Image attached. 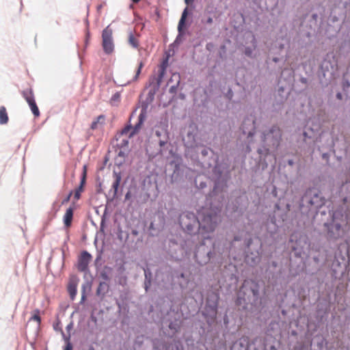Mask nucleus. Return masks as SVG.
I'll return each mask as SVG.
<instances>
[{"label": "nucleus", "instance_id": "49", "mask_svg": "<svg viewBox=\"0 0 350 350\" xmlns=\"http://www.w3.org/2000/svg\"><path fill=\"white\" fill-rule=\"evenodd\" d=\"M174 276L177 278H183L185 279V285L187 284V280L185 279V273H176V275L174 274Z\"/></svg>", "mask_w": 350, "mask_h": 350}, {"label": "nucleus", "instance_id": "21", "mask_svg": "<svg viewBox=\"0 0 350 350\" xmlns=\"http://www.w3.org/2000/svg\"><path fill=\"white\" fill-rule=\"evenodd\" d=\"M109 285L108 282H100L96 294L98 297H103L109 292Z\"/></svg>", "mask_w": 350, "mask_h": 350}, {"label": "nucleus", "instance_id": "17", "mask_svg": "<svg viewBox=\"0 0 350 350\" xmlns=\"http://www.w3.org/2000/svg\"><path fill=\"white\" fill-rule=\"evenodd\" d=\"M219 295L218 293L211 291L208 293L205 306L218 308Z\"/></svg>", "mask_w": 350, "mask_h": 350}, {"label": "nucleus", "instance_id": "8", "mask_svg": "<svg viewBox=\"0 0 350 350\" xmlns=\"http://www.w3.org/2000/svg\"><path fill=\"white\" fill-rule=\"evenodd\" d=\"M289 242L291 243V247L295 256L297 258H301L310 246L308 237L304 234H292Z\"/></svg>", "mask_w": 350, "mask_h": 350}, {"label": "nucleus", "instance_id": "34", "mask_svg": "<svg viewBox=\"0 0 350 350\" xmlns=\"http://www.w3.org/2000/svg\"><path fill=\"white\" fill-rule=\"evenodd\" d=\"M270 224L272 225V227L270 228L269 226H267V231L270 233V235L272 236L278 229V226L275 224V217L274 215L270 217Z\"/></svg>", "mask_w": 350, "mask_h": 350}, {"label": "nucleus", "instance_id": "12", "mask_svg": "<svg viewBox=\"0 0 350 350\" xmlns=\"http://www.w3.org/2000/svg\"><path fill=\"white\" fill-rule=\"evenodd\" d=\"M92 259V255L88 251H83L79 256L77 269L80 272L86 273L88 271V265Z\"/></svg>", "mask_w": 350, "mask_h": 350}, {"label": "nucleus", "instance_id": "51", "mask_svg": "<svg viewBox=\"0 0 350 350\" xmlns=\"http://www.w3.org/2000/svg\"><path fill=\"white\" fill-rule=\"evenodd\" d=\"M72 194V192L70 191L68 193V195L62 200V204H64L65 203H67L70 200Z\"/></svg>", "mask_w": 350, "mask_h": 350}, {"label": "nucleus", "instance_id": "14", "mask_svg": "<svg viewBox=\"0 0 350 350\" xmlns=\"http://www.w3.org/2000/svg\"><path fill=\"white\" fill-rule=\"evenodd\" d=\"M23 98L29 104V106L31 110L32 113L35 116H39L40 111L36 103L34 96L31 90H27L23 92Z\"/></svg>", "mask_w": 350, "mask_h": 350}, {"label": "nucleus", "instance_id": "37", "mask_svg": "<svg viewBox=\"0 0 350 350\" xmlns=\"http://www.w3.org/2000/svg\"><path fill=\"white\" fill-rule=\"evenodd\" d=\"M129 43L135 49L139 46L137 40L134 37L132 33H130L129 36Z\"/></svg>", "mask_w": 350, "mask_h": 350}, {"label": "nucleus", "instance_id": "32", "mask_svg": "<svg viewBox=\"0 0 350 350\" xmlns=\"http://www.w3.org/2000/svg\"><path fill=\"white\" fill-rule=\"evenodd\" d=\"M8 122V116L4 107H0V124H7Z\"/></svg>", "mask_w": 350, "mask_h": 350}, {"label": "nucleus", "instance_id": "47", "mask_svg": "<svg viewBox=\"0 0 350 350\" xmlns=\"http://www.w3.org/2000/svg\"><path fill=\"white\" fill-rule=\"evenodd\" d=\"M144 66V64L142 62H140L139 64V66H138V68L136 71V74L133 78L134 80H137L138 79V77L141 72V70L142 68V67Z\"/></svg>", "mask_w": 350, "mask_h": 350}, {"label": "nucleus", "instance_id": "7", "mask_svg": "<svg viewBox=\"0 0 350 350\" xmlns=\"http://www.w3.org/2000/svg\"><path fill=\"white\" fill-rule=\"evenodd\" d=\"M282 140V131L277 125H273L261 134L262 143L275 150Z\"/></svg>", "mask_w": 350, "mask_h": 350}, {"label": "nucleus", "instance_id": "19", "mask_svg": "<svg viewBox=\"0 0 350 350\" xmlns=\"http://www.w3.org/2000/svg\"><path fill=\"white\" fill-rule=\"evenodd\" d=\"M113 176L114 178V181L112 184V189L113 190V198H116L117 196V193L118 191V188L122 180V174L120 172H117L116 170H113Z\"/></svg>", "mask_w": 350, "mask_h": 350}, {"label": "nucleus", "instance_id": "16", "mask_svg": "<svg viewBox=\"0 0 350 350\" xmlns=\"http://www.w3.org/2000/svg\"><path fill=\"white\" fill-rule=\"evenodd\" d=\"M162 81L155 79V77H153L151 79L150 85H152V88L149 90L146 101L148 104L152 103L154 99V96L157 92L159 90Z\"/></svg>", "mask_w": 350, "mask_h": 350}, {"label": "nucleus", "instance_id": "4", "mask_svg": "<svg viewBox=\"0 0 350 350\" xmlns=\"http://www.w3.org/2000/svg\"><path fill=\"white\" fill-rule=\"evenodd\" d=\"M214 244L212 243L210 236L208 239H203V241L194 247L193 258L200 265L207 264L213 260L215 256Z\"/></svg>", "mask_w": 350, "mask_h": 350}, {"label": "nucleus", "instance_id": "61", "mask_svg": "<svg viewBox=\"0 0 350 350\" xmlns=\"http://www.w3.org/2000/svg\"><path fill=\"white\" fill-rule=\"evenodd\" d=\"M224 323L227 325L228 324V317L227 314H226L224 317Z\"/></svg>", "mask_w": 350, "mask_h": 350}, {"label": "nucleus", "instance_id": "1", "mask_svg": "<svg viewBox=\"0 0 350 350\" xmlns=\"http://www.w3.org/2000/svg\"><path fill=\"white\" fill-rule=\"evenodd\" d=\"M217 220V214L210 211H204L200 217L193 212L185 211L178 218L183 232L190 235H200L204 239H208V234L215 230Z\"/></svg>", "mask_w": 350, "mask_h": 350}, {"label": "nucleus", "instance_id": "58", "mask_svg": "<svg viewBox=\"0 0 350 350\" xmlns=\"http://www.w3.org/2000/svg\"><path fill=\"white\" fill-rule=\"evenodd\" d=\"M198 187L200 189H204L206 187V183L205 182H200Z\"/></svg>", "mask_w": 350, "mask_h": 350}, {"label": "nucleus", "instance_id": "39", "mask_svg": "<svg viewBox=\"0 0 350 350\" xmlns=\"http://www.w3.org/2000/svg\"><path fill=\"white\" fill-rule=\"evenodd\" d=\"M106 212H107V209H105L104 214L101 217V221H100V230L101 232H104V229H105V223H106V216H105V215H106Z\"/></svg>", "mask_w": 350, "mask_h": 350}, {"label": "nucleus", "instance_id": "26", "mask_svg": "<svg viewBox=\"0 0 350 350\" xmlns=\"http://www.w3.org/2000/svg\"><path fill=\"white\" fill-rule=\"evenodd\" d=\"M73 217V209L72 208H68L64 216V223L65 226L70 227L71 226L72 220Z\"/></svg>", "mask_w": 350, "mask_h": 350}, {"label": "nucleus", "instance_id": "9", "mask_svg": "<svg viewBox=\"0 0 350 350\" xmlns=\"http://www.w3.org/2000/svg\"><path fill=\"white\" fill-rule=\"evenodd\" d=\"M198 127L194 124L189 125L186 135L183 137V143L188 150L193 149L198 146Z\"/></svg>", "mask_w": 350, "mask_h": 350}, {"label": "nucleus", "instance_id": "53", "mask_svg": "<svg viewBox=\"0 0 350 350\" xmlns=\"http://www.w3.org/2000/svg\"><path fill=\"white\" fill-rule=\"evenodd\" d=\"M167 142V139L165 138L164 139H160L159 142V144L161 148L163 147Z\"/></svg>", "mask_w": 350, "mask_h": 350}, {"label": "nucleus", "instance_id": "27", "mask_svg": "<svg viewBox=\"0 0 350 350\" xmlns=\"http://www.w3.org/2000/svg\"><path fill=\"white\" fill-rule=\"evenodd\" d=\"M168 66V57H166L165 59H164L160 66L159 75L155 79H157L159 80L162 81L163 78L165 75L166 68Z\"/></svg>", "mask_w": 350, "mask_h": 350}, {"label": "nucleus", "instance_id": "54", "mask_svg": "<svg viewBox=\"0 0 350 350\" xmlns=\"http://www.w3.org/2000/svg\"><path fill=\"white\" fill-rule=\"evenodd\" d=\"M85 298H86V296H85V286H83L80 303L82 304L85 301Z\"/></svg>", "mask_w": 350, "mask_h": 350}, {"label": "nucleus", "instance_id": "46", "mask_svg": "<svg viewBox=\"0 0 350 350\" xmlns=\"http://www.w3.org/2000/svg\"><path fill=\"white\" fill-rule=\"evenodd\" d=\"M37 314H33L31 317V320L36 321L39 324L41 322V318L39 315V310H36Z\"/></svg>", "mask_w": 350, "mask_h": 350}, {"label": "nucleus", "instance_id": "59", "mask_svg": "<svg viewBox=\"0 0 350 350\" xmlns=\"http://www.w3.org/2000/svg\"><path fill=\"white\" fill-rule=\"evenodd\" d=\"M120 98V94L119 93L116 92V94H114L112 96V99L114 100H116L118 99H119Z\"/></svg>", "mask_w": 350, "mask_h": 350}, {"label": "nucleus", "instance_id": "6", "mask_svg": "<svg viewBox=\"0 0 350 350\" xmlns=\"http://www.w3.org/2000/svg\"><path fill=\"white\" fill-rule=\"evenodd\" d=\"M228 168L227 163L219 162L218 158L216 159L215 165L213 169V176L215 180L213 193L215 194L222 192L227 188Z\"/></svg>", "mask_w": 350, "mask_h": 350}, {"label": "nucleus", "instance_id": "56", "mask_svg": "<svg viewBox=\"0 0 350 350\" xmlns=\"http://www.w3.org/2000/svg\"><path fill=\"white\" fill-rule=\"evenodd\" d=\"M303 135L304 137V141L306 142L307 139H311L312 137L308 135V133L306 131H304Z\"/></svg>", "mask_w": 350, "mask_h": 350}, {"label": "nucleus", "instance_id": "62", "mask_svg": "<svg viewBox=\"0 0 350 350\" xmlns=\"http://www.w3.org/2000/svg\"><path fill=\"white\" fill-rule=\"evenodd\" d=\"M258 261V256H255L254 258H252V260H251V262L253 263V264H256L257 263V262Z\"/></svg>", "mask_w": 350, "mask_h": 350}, {"label": "nucleus", "instance_id": "24", "mask_svg": "<svg viewBox=\"0 0 350 350\" xmlns=\"http://www.w3.org/2000/svg\"><path fill=\"white\" fill-rule=\"evenodd\" d=\"M128 155L127 149H120L118 152V157L116 158V164L118 166L122 165L125 161V158Z\"/></svg>", "mask_w": 350, "mask_h": 350}, {"label": "nucleus", "instance_id": "15", "mask_svg": "<svg viewBox=\"0 0 350 350\" xmlns=\"http://www.w3.org/2000/svg\"><path fill=\"white\" fill-rule=\"evenodd\" d=\"M334 65L331 62L330 60L327 59H324L319 68V76H323V77H326L327 76H329L330 77L332 76L334 73Z\"/></svg>", "mask_w": 350, "mask_h": 350}, {"label": "nucleus", "instance_id": "10", "mask_svg": "<svg viewBox=\"0 0 350 350\" xmlns=\"http://www.w3.org/2000/svg\"><path fill=\"white\" fill-rule=\"evenodd\" d=\"M102 46L104 52L109 55L113 52L114 44L112 38V29L107 26L102 32Z\"/></svg>", "mask_w": 350, "mask_h": 350}, {"label": "nucleus", "instance_id": "40", "mask_svg": "<svg viewBox=\"0 0 350 350\" xmlns=\"http://www.w3.org/2000/svg\"><path fill=\"white\" fill-rule=\"evenodd\" d=\"M120 149H127L129 146V139H123L121 142L118 145Z\"/></svg>", "mask_w": 350, "mask_h": 350}, {"label": "nucleus", "instance_id": "60", "mask_svg": "<svg viewBox=\"0 0 350 350\" xmlns=\"http://www.w3.org/2000/svg\"><path fill=\"white\" fill-rule=\"evenodd\" d=\"M241 240V237L240 235H235L233 238V241H239Z\"/></svg>", "mask_w": 350, "mask_h": 350}, {"label": "nucleus", "instance_id": "57", "mask_svg": "<svg viewBox=\"0 0 350 350\" xmlns=\"http://www.w3.org/2000/svg\"><path fill=\"white\" fill-rule=\"evenodd\" d=\"M131 198V193L130 191H127L126 193L125 194V200H130V198Z\"/></svg>", "mask_w": 350, "mask_h": 350}, {"label": "nucleus", "instance_id": "22", "mask_svg": "<svg viewBox=\"0 0 350 350\" xmlns=\"http://www.w3.org/2000/svg\"><path fill=\"white\" fill-rule=\"evenodd\" d=\"M111 268L107 266H105V267L100 271L99 278H101L105 282H108L111 280L110 275L111 273Z\"/></svg>", "mask_w": 350, "mask_h": 350}, {"label": "nucleus", "instance_id": "52", "mask_svg": "<svg viewBox=\"0 0 350 350\" xmlns=\"http://www.w3.org/2000/svg\"><path fill=\"white\" fill-rule=\"evenodd\" d=\"M342 201L344 204H347L350 203V193L348 196L343 197Z\"/></svg>", "mask_w": 350, "mask_h": 350}, {"label": "nucleus", "instance_id": "13", "mask_svg": "<svg viewBox=\"0 0 350 350\" xmlns=\"http://www.w3.org/2000/svg\"><path fill=\"white\" fill-rule=\"evenodd\" d=\"M218 308L211 306H204L202 312V316L204 317L207 324L212 326L216 321Z\"/></svg>", "mask_w": 350, "mask_h": 350}, {"label": "nucleus", "instance_id": "25", "mask_svg": "<svg viewBox=\"0 0 350 350\" xmlns=\"http://www.w3.org/2000/svg\"><path fill=\"white\" fill-rule=\"evenodd\" d=\"M144 288L146 292H148L152 282V273L148 268L144 269Z\"/></svg>", "mask_w": 350, "mask_h": 350}, {"label": "nucleus", "instance_id": "5", "mask_svg": "<svg viewBox=\"0 0 350 350\" xmlns=\"http://www.w3.org/2000/svg\"><path fill=\"white\" fill-rule=\"evenodd\" d=\"M325 199L321 196V192L315 188H310L306 191L299 202V207H306L309 211H317L325 204Z\"/></svg>", "mask_w": 350, "mask_h": 350}, {"label": "nucleus", "instance_id": "18", "mask_svg": "<svg viewBox=\"0 0 350 350\" xmlns=\"http://www.w3.org/2000/svg\"><path fill=\"white\" fill-rule=\"evenodd\" d=\"M145 109H142L138 116V122L133 127L132 131L129 134V139L133 137L136 133H137L141 129L142 124L145 120Z\"/></svg>", "mask_w": 350, "mask_h": 350}, {"label": "nucleus", "instance_id": "63", "mask_svg": "<svg viewBox=\"0 0 350 350\" xmlns=\"http://www.w3.org/2000/svg\"><path fill=\"white\" fill-rule=\"evenodd\" d=\"M72 326H73L72 323H70L66 326V330H67L68 332H69V331L72 328Z\"/></svg>", "mask_w": 350, "mask_h": 350}, {"label": "nucleus", "instance_id": "29", "mask_svg": "<svg viewBox=\"0 0 350 350\" xmlns=\"http://www.w3.org/2000/svg\"><path fill=\"white\" fill-rule=\"evenodd\" d=\"M189 14V9L187 7H186L182 12L178 24V26H179V29H181V27H186V19Z\"/></svg>", "mask_w": 350, "mask_h": 350}, {"label": "nucleus", "instance_id": "64", "mask_svg": "<svg viewBox=\"0 0 350 350\" xmlns=\"http://www.w3.org/2000/svg\"><path fill=\"white\" fill-rule=\"evenodd\" d=\"M300 81L304 84H306L308 82V79L306 77H301L300 79Z\"/></svg>", "mask_w": 350, "mask_h": 350}, {"label": "nucleus", "instance_id": "3", "mask_svg": "<svg viewBox=\"0 0 350 350\" xmlns=\"http://www.w3.org/2000/svg\"><path fill=\"white\" fill-rule=\"evenodd\" d=\"M260 301V286L254 280H245L240 288L237 300V304L256 306Z\"/></svg>", "mask_w": 350, "mask_h": 350}, {"label": "nucleus", "instance_id": "33", "mask_svg": "<svg viewBox=\"0 0 350 350\" xmlns=\"http://www.w3.org/2000/svg\"><path fill=\"white\" fill-rule=\"evenodd\" d=\"M105 117L103 115H100L97 117L96 120L93 121L91 124V129L95 130L98 128V124H103L105 123Z\"/></svg>", "mask_w": 350, "mask_h": 350}, {"label": "nucleus", "instance_id": "43", "mask_svg": "<svg viewBox=\"0 0 350 350\" xmlns=\"http://www.w3.org/2000/svg\"><path fill=\"white\" fill-rule=\"evenodd\" d=\"M180 81H178L176 85H172L169 89V92L172 94H176Z\"/></svg>", "mask_w": 350, "mask_h": 350}, {"label": "nucleus", "instance_id": "31", "mask_svg": "<svg viewBox=\"0 0 350 350\" xmlns=\"http://www.w3.org/2000/svg\"><path fill=\"white\" fill-rule=\"evenodd\" d=\"M202 159L205 160L206 157L212 158L214 155V151L208 147H203L200 152Z\"/></svg>", "mask_w": 350, "mask_h": 350}, {"label": "nucleus", "instance_id": "20", "mask_svg": "<svg viewBox=\"0 0 350 350\" xmlns=\"http://www.w3.org/2000/svg\"><path fill=\"white\" fill-rule=\"evenodd\" d=\"M167 327L170 329V332L167 334L169 336H173L180 328V321L175 319L174 321L169 322Z\"/></svg>", "mask_w": 350, "mask_h": 350}, {"label": "nucleus", "instance_id": "41", "mask_svg": "<svg viewBox=\"0 0 350 350\" xmlns=\"http://www.w3.org/2000/svg\"><path fill=\"white\" fill-rule=\"evenodd\" d=\"M185 245L186 246V249H185L186 255L189 256L192 251L193 247L190 246V241L189 240L185 241Z\"/></svg>", "mask_w": 350, "mask_h": 350}, {"label": "nucleus", "instance_id": "28", "mask_svg": "<svg viewBox=\"0 0 350 350\" xmlns=\"http://www.w3.org/2000/svg\"><path fill=\"white\" fill-rule=\"evenodd\" d=\"M77 282L73 280L70 281V282L68 284V291L70 294V297L72 300H73L75 298V296L77 295Z\"/></svg>", "mask_w": 350, "mask_h": 350}, {"label": "nucleus", "instance_id": "42", "mask_svg": "<svg viewBox=\"0 0 350 350\" xmlns=\"http://www.w3.org/2000/svg\"><path fill=\"white\" fill-rule=\"evenodd\" d=\"M263 350H278V349L273 344L265 343Z\"/></svg>", "mask_w": 350, "mask_h": 350}, {"label": "nucleus", "instance_id": "48", "mask_svg": "<svg viewBox=\"0 0 350 350\" xmlns=\"http://www.w3.org/2000/svg\"><path fill=\"white\" fill-rule=\"evenodd\" d=\"M82 191H83V189H79V187H78V188L75 190L74 198H75L76 200H79V199L80 198V196H81V192Z\"/></svg>", "mask_w": 350, "mask_h": 350}, {"label": "nucleus", "instance_id": "55", "mask_svg": "<svg viewBox=\"0 0 350 350\" xmlns=\"http://www.w3.org/2000/svg\"><path fill=\"white\" fill-rule=\"evenodd\" d=\"M202 21L204 23L212 24L213 23V18H212V17L208 16L205 21H204L203 20Z\"/></svg>", "mask_w": 350, "mask_h": 350}, {"label": "nucleus", "instance_id": "35", "mask_svg": "<svg viewBox=\"0 0 350 350\" xmlns=\"http://www.w3.org/2000/svg\"><path fill=\"white\" fill-rule=\"evenodd\" d=\"M185 27H181V29H179V26H178V36L176 38V40H174V44H179L182 42V37L185 35Z\"/></svg>", "mask_w": 350, "mask_h": 350}, {"label": "nucleus", "instance_id": "50", "mask_svg": "<svg viewBox=\"0 0 350 350\" xmlns=\"http://www.w3.org/2000/svg\"><path fill=\"white\" fill-rule=\"evenodd\" d=\"M83 169H84V170H83V174L81 178V183H83L84 184H85V181H86V167H85V166H84Z\"/></svg>", "mask_w": 350, "mask_h": 350}, {"label": "nucleus", "instance_id": "11", "mask_svg": "<svg viewBox=\"0 0 350 350\" xmlns=\"http://www.w3.org/2000/svg\"><path fill=\"white\" fill-rule=\"evenodd\" d=\"M241 130L243 135H247V137H252L255 134L256 118L252 114L247 116L241 126Z\"/></svg>", "mask_w": 350, "mask_h": 350}, {"label": "nucleus", "instance_id": "36", "mask_svg": "<svg viewBox=\"0 0 350 350\" xmlns=\"http://www.w3.org/2000/svg\"><path fill=\"white\" fill-rule=\"evenodd\" d=\"M62 336L64 341L66 342V346L64 347V350H72L73 347L72 343L70 341V336H66L64 332H62Z\"/></svg>", "mask_w": 350, "mask_h": 350}, {"label": "nucleus", "instance_id": "45", "mask_svg": "<svg viewBox=\"0 0 350 350\" xmlns=\"http://www.w3.org/2000/svg\"><path fill=\"white\" fill-rule=\"evenodd\" d=\"M133 129V127L131 126V124H129L127 126H126L121 131V135H126L127 133H129V132L131 130L132 131Z\"/></svg>", "mask_w": 350, "mask_h": 350}, {"label": "nucleus", "instance_id": "44", "mask_svg": "<svg viewBox=\"0 0 350 350\" xmlns=\"http://www.w3.org/2000/svg\"><path fill=\"white\" fill-rule=\"evenodd\" d=\"M244 53L247 57H252L253 49L250 46L245 47Z\"/></svg>", "mask_w": 350, "mask_h": 350}, {"label": "nucleus", "instance_id": "23", "mask_svg": "<svg viewBox=\"0 0 350 350\" xmlns=\"http://www.w3.org/2000/svg\"><path fill=\"white\" fill-rule=\"evenodd\" d=\"M272 149L271 147H269L266 146L263 143H262V147L258 148L257 150V152L259 154V161H262L269 153L270 150Z\"/></svg>", "mask_w": 350, "mask_h": 350}, {"label": "nucleus", "instance_id": "2", "mask_svg": "<svg viewBox=\"0 0 350 350\" xmlns=\"http://www.w3.org/2000/svg\"><path fill=\"white\" fill-rule=\"evenodd\" d=\"M329 214L330 218L323 226L327 239L329 241H335L342 239L345 234L346 216L341 210L329 211Z\"/></svg>", "mask_w": 350, "mask_h": 350}, {"label": "nucleus", "instance_id": "38", "mask_svg": "<svg viewBox=\"0 0 350 350\" xmlns=\"http://www.w3.org/2000/svg\"><path fill=\"white\" fill-rule=\"evenodd\" d=\"M342 87L345 92H347L350 88V82L347 79H345V76L342 78Z\"/></svg>", "mask_w": 350, "mask_h": 350}, {"label": "nucleus", "instance_id": "30", "mask_svg": "<svg viewBox=\"0 0 350 350\" xmlns=\"http://www.w3.org/2000/svg\"><path fill=\"white\" fill-rule=\"evenodd\" d=\"M165 350H183V345L178 342L165 343L164 345Z\"/></svg>", "mask_w": 350, "mask_h": 350}]
</instances>
